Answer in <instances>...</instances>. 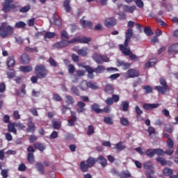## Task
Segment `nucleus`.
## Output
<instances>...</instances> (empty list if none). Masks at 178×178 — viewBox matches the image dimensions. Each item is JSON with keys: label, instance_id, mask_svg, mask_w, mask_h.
Returning <instances> with one entry per match:
<instances>
[{"label": "nucleus", "instance_id": "1", "mask_svg": "<svg viewBox=\"0 0 178 178\" xmlns=\"http://www.w3.org/2000/svg\"><path fill=\"white\" fill-rule=\"evenodd\" d=\"M97 162L99 163L102 168H105L106 165H108V161H106V159L102 155L99 156L97 159L90 156L86 161H81L79 165L80 170H81L83 173H87L90 168H92Z\"/></svg>", "mask_w": 178, "mask_h": 178}, {"label": "nucleus", "instance_id": "2", "mask_svg": "<svg viewBox=\"0 0 178 178\" xmlns=\"http://www.w3.org/2000/svg\"><path fill=\"white\" fill-rule=\"evenodd\" d=\"M15 28L8 25V23L3 22L0 26V37L1 38H8L10 34H13Z\"/></svg>", "mask_w": 178, "mask_h": 178}, {"label": "nucleus", "instance_id": "3", "mask_svg": "<svg viewBox=\"0 0 178 178\" xmlns=\"http://www.w3.org/2000/svg\"><path fill=\"white\" fill-rule=\"evenodd\" d=\"M49 72L44 65H37L35 67V74L38 79H46Z\"/></svg>", "mask_w": 178, "mask_h": 178}, {"label": "nucleus", "instance_id": "4", "mask_svg": "<svg viewBox=\"0 0 178 178\" xmlns=\"http://www.w3.org/2000/svg\"><path fill=\"white\" fill-rule=\"evenodd\" d=\"M159 83L161 86H157L154 87V90H156L160 94L163 95H166L167 91L169 90V86H168V83H166V80L163 78L159 79Z\"/></svg>", "mask_w": 178, "mask_h": 178}, {"label": "nucleus", "instance_id": "5", "mask_svg": "<svg viewBox=\"0 0 178 178\" xmlns=\"http://www.w3.org/2000/svg\"><path fill=\"white\" fill-rule=\"evenodd\" d=\"M92 58L95 62L98 65H102V63H105V62H109V58L107 57V56L98 54L97 53H95Z\"/></svg>", "mask_w": 178, "mask_h": 178}, {"label": "nucleus", "instance_id": "6", "mask_svg": "<svg viewBox=\"0 0 178 178\" xmlns=\"http://www.w3.org/2000/svg\"><path fill=\"white\" fill-rule=\"evenodd\" d=\"M91 38H86V36H79L78 38H75L69 42L70 43L74 44V42H79V44H88L90 42Z\"/></svg>", "mask_w": 178, "mask_h": 178}, {"label": "nucleus", "instance_id": "7", "mask_svg": "<svg viewBox=\"0 0 178 178\" xmlns=\"http://www.w3.org/2000/svg\"><path fill=\"white\" fill-rule=\"evenodd\" d=\"M70 44H73V43H70V40H68V41L61 40L59 42H56L55 44H52V49H62V48H65Z\"/></svg>", "mask_w": 178, "mask_h": 178}, {"label": "nucleus", "instance_id": "8", "mask_svg": "<svg viewBox=\"0 0 178 178\" xmlns=\"http://www.w3.org/2000/svg\"><path fill=\"white\" fill-rule=\"evenodd\" d=\"M26 151H27V152H29L28 155H27L28 162H29L30 163H34V162L35 161L34 159V153L35 152L34 147H33V146L30 145L26 149Z\"/></svg>", "mask_w": 178, "mask_h": 178}, {"label": "nucleus", "instance_id": "9", "mask_svg": "<svg viewBox=\"0 0 178 178\" xmlns=\"http://www.w3.org/2000/svg\"><path fill=\"white\" fill-rule=\"evenodd\" d=\"M173 149H166L163 151V149L161 148L154 149V155H157L158 156H165V154L166 155H173Z\"/></svg>", "mask_w": 178, "mask_h": 178}, {"label": "nucleus", "instance_id": "10", "mask_svg": "<svg viewBox=\"0 0 178 178\" xmlns=\"http://www.w3.org/2000/svg\"><path fill=\"white\" fill-rule=\"evenodd\" d=\"M140 71L136 68H131L127 72V79H134L136 77H139Z\"/></svg>", "mask_w": 178, "mask_h": 178}, {"label": "nucleus", "instance_id": "11", "mask_svg": "<svg viewBox=\"0 0 178 178\" xmlns=\"http://www.w3.org/2000/svg\"><path fill=\"white\" fill-rule=\"evenodd\" d=\"M120 101V97H119V95H112L111 97H108L106 101L105 104L108 105V106L111 105H113V102H119Z\"/></svg>", "mask_w": 178, "mask_h": 178}, {"label": "nucleus", "instance_id": "12", "mask_svg": "<svg viewBox=\"0 0 178 178\" xmlns=\"http://www.w3.org/2000/svg\"><path fill=\"white\" fill-rule=\"evenodd\" d=\"M70 113L72 118L70 120H68L67 124L70 127H73V126H74V123L77 122V115L76 114V112L72 110H70Z\"/></svg>", "mask_w": 178, "mask_h": 178}, {"label": "nucleus", "instance_id": "13", "mask_svg": "<svg viewBox=\"0 0 178 178\" xmlns=\"http://www.w3.org/2000/svg\"><path fill=\"white\" fill-rule=\"evenodd\" d=\"M6 65L8 69L10 67H15V65H16V60H15L14 56H8L6 60Z\"/></svg>", "mask_w": 178, "mask_h": 178}, {"label": "nucleus", "instance_id": "14", "mask_svg": "<svg viewBox=\"0 0 178 178\" xmlns=\"http://www.w3.org/2000/svg\"><path fill=\"white\" fill-rule=\"evenodd\" d=\"M76 106H78L76 109L77 113H83V112H86V103H84V102H78Z\"/></svg>", "mask_w": 178, "mask_h": 178}, {"label": "nucleus", "instance_id": "15", "mask_svg": "<svg viewBox=\"0 0 178 178\" xmlns=\"http://www.w3.org/2000/svg\"><path fill=\"white\" fill-rule=\"evenodd\" d=\"M104 26H106V27H113L114 26H116V19L113 18V17H110L108 19H107L105 22H104Z\"/></svg>", "mask_w": 178, "mask_h": 178}, {"label": "nucleus", "instance_id": "16", "mask_svg": "<svg viewBox=\"0 0 178 178\" xmlns=\"http://www.w3.org/2000/svg\"><path fill=\"white\" fill-rule=\"evenodd\" d=\"M137 9V7L136 6H127V5H123L122 6V10L123 12H125L127 13H133L134 10Z\"/></svg>", "mask_w": 178, "mask_h": 178}, {"label": "nucleus", "instance_id": "17", "mask_svg": "<svg viewBox=\"0 0 178 178\" xmlns=\"http://www.w3.org/2000/svg\"><path fill=\"white\" fill-rule=\"evenodd\" d=\"M159 106V104H148L145 103L143 105V109L145 111H152V109H155Z\"/></svg>", "mask_w": 178, "mask_h": 178}, {"label": "nucleus", "instance_id": "18", "mask_svg": "<svg viewBox=\"0 0 178 178\" xmlns=\"http://www.w3.org/2000/svg\"><path fill=\"white\" fill-rule=\"evenodd\" d=\"M20 59L22 65H28V63H30V56L26 53L20 56Z\"/></svg>", "mask_w": 178, "mask_h": 178}, {"label": "nucleus", "instance_id": "19", "mask_svg": "<svg viewBox=\"0 0 178 178\" xmlns=\"http://www.w3.org/2000/svg\"><path fill=\"white\" fill-rule=\"evenodd\" d=\"M81 26L83 27V29L88 28V29H92V22L90 21H86L84 19L81 18Z\"/></svg>", "mask_w": 178, "mask_h": 178}, {"label": "nucleus", "instance_id": "20", "mask_svg": "<svg viewBox=\"0 0 178 178\" xmlns=\"http://www.w3.org/2000/svg\"><path fill=\"white\" fill-rule=\"evenodd\" d=\"M34 131H35V124H34L33 121H29L26 132L32 133V134H34Z\"/></svg>", "mask_w": 178, "mask_h": 178}, {"label": "nucleus", "instance_id": "21", "mask_svg": "<svg viewBox=\"0 0 178 178\" xmlns=\"http://www.w3.org/2000/svg\"><path fill=\"white\" fill-rule=\"evenodd\" d=\"M118 66H122L124 70H127V69H130L131 64L129 63H125L124 60H117Z\"/></svg>", "mask_w": 178, "mask_h": 178}, {"label": "nucleus", "instance_id": "22", "mask_svg": "<svg viewBox=\"0 0 178 178\" xmlns=\"http://www.w3.org/2000/svg\"><path fill=\"white\" fill-rule=\"evenodd\" d=\"M33 148H35V149H38V151H40V152H44V150L47 147L45 145H44V144H42L40 142H37L33 144Z\"/></svg>", "mask_w": 178, "mask_h": 178}, {"label": "nucleus", "instance_id": "23", "mask_svg": "<svg viewBox=\"0 0 178 178\" xmlns=\"http://www.w3.org/2000/svg\"><path fill=\"white\" fill-rule=\"evenodd\" d=\"M90 109L96 113H102V112H104V110L99 108V104L97 103H94L92 105H91Z\"/></svg>", "mask_w": 178, "mask_h": 178}, {"label": "nucleus", "instance_id": "24", "mask_svg": "<svg viewBox=\"0 0 178 178\" xmlns=\"http://www.w3.org/2000/svg\"><path fill=\"white\" fill-rule=\"evenodd\" d=\"M53 20H54V24L56 26H58V27L62 26V20H60V18L59 17V15H58V13L54 14Z\"/></svg>", "mask_w": 178, "mask_h": 178}, {"label": "nucleus", "instance_id": "25", "mask_svg": "<svg viewBox=\"0 0 178 178\" xmlns=\"http://www.w3.org/2000/svg\"><path fill=\"white\" fill-rule=\"evenodd\" d=\"M120 49L124 56H129L131 54L130 49H127V47H125L123 44L120 45Z\"/></svg>", "mask_w": 178, "mask_h": 178}, {"label": "nucleus", "instance_id": "26", "mask_svg": "<svg viewBox=\"0 0 178 178\" xmlns=\"http://www.w3.org/2000/svg\"><path fill=\"white\" fill-rule=\"evenodd\" d=\"M88 52H90V50L87 47H82L77 51L78 55H81V56H87Z\"/></svg>", "mask_w": 178, "mask_h": 178}, {"label": "nucleus", "instance_id": "27", "mask_svg": "<svg viewBox=\"0 0 178 178\" xmlns=\"http://www.w3.org/2000/svg\"><path fill=\"white\" fill-rule=\"evenodd\" d=\"M15 126H16V124L15 122H10L8 124V130L9 133H13L14 134H17V130L16 128H15Z\"/></svg>", "mask_w": 178, "mask_h": 178}, {"label": "nucleus", "instance_id": "28", "mask_svg": "<svg viewBox=\"0 0 178 178\" xmlns=\"http://www.w3.org/2000/svg\"><path fill=\"white\" fill-rule=\"evenodd\" d=\"M129 101H122L120 104V111H122V112H127V111H129Z\"/></svg>", "mask_w": 178, "mask_h": 178}, {"label": "nucleus", "instance_id": "29", "mask_svg": "<svg viewBox=\"0 0 178 178\" xmlns=\"http://www.w3.org/2000/svg\"><path fill=\"white\" fill-rule=\"evenodd\" d=\"M19 70L21 72H23V73H30V72H33V67L31 65L20 66Z\"/></svg>", "mask_w": 178, "mask_h": 178}, {"label": "nucleus", "instance_id": "30", "mask_svg": "<svg viewBox=\"0 0 178 178\" xmlns=\"http://www.w3.org/2000/svg\"><path fill=\"white\" fill-rule=\"evenodd\" d=\"M85 69L86 72H88L89 77L92 79V77H94L93 73H95V69H92L90 65L85 66Z\"/></svg>", "mask_w": 178, "mask_h": 178}, {"label": "nucleus", "instance_id": "31", "mask_svg": "<svg viewBox=\"0 0 178 178\" xmlns=\"http://www.w3.org/2000/svg\"><path fill=\"white\" fill-rule=\"evenodd\" d=\"M168 52L170 54H172V52H174L175 54H177L178 53V43H175V44L170 46L168 48Z\"/></svg>", "mask_w": 178, "mask_h": 178}, {"label": "nucleus", "instance_id": "32", "mask_svg": "<svg viewBox=\"0 0 178 178\" xmlns=\"http://www.w3.org/2000/svg\"><path fill=\"white\" fill-rule=\"evenodd\" d=\"M56 35V33H55L54 32H49V31H47L44 33V40L45 41H47V39H51V38H54V37H55Z\"/></svg>", "mask_w": 178, "mask_h": 178}, {"label": "nucleus", "instance_id": "33", "mask_svg": "<svg viewBox=\"0 0 178 178\" xmlns=\"http://www.w3.org/2000/svg\"><path fill=\"white\" fill-rule=\"evenodd\" d=\"M157 62L158 60H156V58H151L148 62L145 64V67H151V66H154Z\"/></svg>", "mask_w": 178, "mask_h": 178}, {"label": "nucleus", "instance_id": "34", "mask_svg": "<svg viewBox=\"0 0 178 178\" xmlns=\"http://www.w3.org/2000/svg\"><path fill=\"white\" fill-rule=\"evenodd\" d=\"M69 38V33H67L66 31H62L60 33V40L62 41H67Z\"/></svg>", "mask_w": 178, "mask_h": 178}, {"label": "nucleus", "instance_id": "35", "mask_svg": "<svg viewBox=\"0 0 178 178\" xmlns=\"http://www.w3.org/2000/svg\"><path fill=\"white\" fill-rule=\"evenodd\" d=\"M63 6L67 12V13H69L70 12L72 8L70 7V0H65L63 2Z\"/></svg>", "mask_w": 178, "mask_h": 178}, {"label": "nucleus", "instance_id": "36", "mask_svg": "<svg viewBox=\"0 0 178 178\" xmlns=\"http://www.w3.org/2000/svg\"><path fill=\"white\" fill-rule=\"evenodd\" d=\"M145 154L148 158H154L155 156V149H147Z\"/></svg>", "mask_w": 178, "mask_h": 178}, {"label": "nucleus", "instance_id": "37", "mask_svg": "<svg viewBox=\"0 0 178 178\" xmlns=\"http://www.w3.org/2000/svg\"><path fill=\"white\" fill-rule=\"evenodd\" d=\"M145 175L147 178H158L156 176L152 175H155V171L154 170L146 171L145 172Z\"/></svg>", "mask_w": 178, "mask_h": 178}, {"label": "nucleus", "instance_id": "38", "mask_svg": "<svg viewBox=\"0 0 178 178\" xmlns=\"http://www.w3.org/2000/svg\"><path fill=\"white\" fill-rule=\"evenodd\" d=\"M80 88L82 91L88 90V82L87 81H83L80 83Z\"/></svg>", "mask_w": 178, "mask_h": 178}, {"label": "nucleus", "instance_id": "39", "mask_svg": "<svg viewBox=\"0 0 178 178\" xmlns=\"http://www.w3.org/2000/svg\"><path fill=\"white\" fill-rule=\"evenodd\" d=\"M65 102L67 105H73L74 104V98L71 95H67L65 96Z\"/></svg>", "mask_w": 178, "mask_h": 178}, {"label": "nucleus", "instance_id": "40", "mask_svg": "<svg viewBox=\"0 0 178 178\" xmlns=\"http://www.w3.org/2000/svg\"><path fill=\"white\" fill-rule=\"evenodd\" d=\"M119 177L120 178H129L131 177V174L129 172L122 171L120 174H118Z\"/></svg>", "mask_w": 178, "mask_h": 178}, {"label": "nucleus", "instance_id": "41", "mask_svg": "<svg viewBox=\"0 0 178 178\" xmlns=\"http://www.w3.org/2000/svg\"><path fill=\"white\" fill-rule=\"evenodd\" d=\"M104 91L106 92V94H113V86H112L111 84H107Z\"/></svg>", "mask_w": 178, "mask_h": 178}, {"label": "nucleus", "instance_id": "42", "mask_svg": "<svg viewBox=\"0 0 178 178\" xmlns=\"http://www.w3.org/2000/svg\"><path fill=\"white\" fill-rule=\"evenodd\" d=\"M163 175H165V176H169L170 177V176H173L172 175H173V170L170 169V168H165L163 169Z\"/></svg>", "mask_w": 178, "mask_h": 178}, {"label": "nucleus", "instance_id": "43", "mask_svg": "<svg viewBox=\"0 0 178 178\" xmlns=\"http://www.w3.org/2000/svg\"><path fill=\"white\" fill-rule=\"evenodd\" d=\"M71 92L76 95V97H80V90L77 88V86H72L71 88Z\"/></svg>", "mask_w": 178, "mask_h": 178}, {"label": "nucleus", "instance_id": "44", "mask_svg": "<svg viewBox=\"0 0 178 178\" xmlns=\"http://www.w3.org/2000/svg\"><path fill=\"white\" fill-rule=\"evenodd\" d=\"M15 29H24L26 28V24L23 21L16 22L15 24Z\"/></svg>", "mask_w": 178, "mask_h": 178}, {"label": "nucleus", "instance_id": "45", "mask_svg": "<svg viewBox=\"0 0 178 178\" xmlns=\"http://www.w3.org/2000/svg\"><path fill=\"white\" fill-rule=\"evenodd\" d=\"M38 172L41 173V175H44V165L41 163H37L35 165Z\"/></svg>", "mask_w": 178, "mask_h": 178}, {"label": "nucleus", "instance_id": "46", "mask_svg": "<svg viewBox=\"0 0 178 178\" xmlns=\"http://www.w3.org/2000/svg\"><path fill=\"white\" fill-rule=\"evenodd\" d=\"M167 146L169 148L168 149H173L175 147V142L173 140H172V138H168L167 140Z\"/></svg>", "mask_w": 178, "mask_h": 178}, {"label": "nucleus", "instance_id": "47", "mask_svg": "<svg viewBox=\"0 0 178 178\" xmlns=\"http://www.w3.org/2000/svg\"><path fill=\"white\" fill-rule=\"evenodd\" d=\"M147 133L149 137H153V136H155V134H156L155 128H154L153 127H149V128L147 129Z\"/></svg>", "mask_w": 178, "mask_h": 178}, {"label": "nucleus", "instance_id": "48", "mask_svg": "<svg viewBox=\"0 0 178 178\" xmlns=\"http://www.w3.org/2000/svg\"><path fill=\"white\" fill-rule=\"evenodd\" d=\"M144 168L146 169V170H151L154 167L152 166V162L151 161H146L143 164Z\"/></svg>", "mask_w": 178, "mask_h": 178}, {"label": "nucleus", "instance_id": "49", "mask_svg": "<svg viewBox=\"0 0 178 178\" xmlns=\"http://www.w3.org/2000/svg\"><path fill=\"white\" fill-rule=\"evenodd\" d=\"M30 9H31V6H25L19 9V12L20 13H27Z\"/></svg>", "mask_w": 178, "mask_h": 178}, {"label": "nucleus", "instance_id": "50", "mask_svg": "<svg viewBox=\"0 0 178 178\" xmlns=\"http://www.w3.org/2000/svg\"><path fill=\"white\" fill-rule=\"evenodd\" d=\"M156 161L159 162L162 166L168 165V161H166V159H165L163 157H157Z\"/></svg>", "mask_w": 178, "mask_h": 178}, {"label": "nucleus", "instance_id": "51", "mask_svg": "<svg viewBox=\"0 0 178 178\" xmlns=\"http://www.w3.org/2000/svg\"><path fill=\"white\" fill-rule=\"evenodd\" d=\"M105 67L104 65H98L96 68H95V73L99 74L104 72Z\"/></svg>", "mask_w": 178, "mask_h": 178}, {"label": "nucleus", "instance_id": "52", "mask_svg": "<svg viewBox=\"0 0 178 178\" xmlns=\"http://www.w3.org/2000/svg\"><path fill=\"white\" fill-rule=\"evenodd\" d=\"M2 10H3V12H4V13H8V12H10V10H11L10 4H6L4 3L3 4Z\"/></svg>", "mask_w": 178, "mask_h": 178}, {"label": "nucleus", "instance_id": "53", "mask_svg": "<svg viewBox=\"0 0 178 178\" xmlns=\"http://www.w3.org/2000/svg\"><path fill=\"white\" fill-rule=\"evenodd\" d=\"M144 33L146 34V35L149 37V35H152V34H154V32L152 31V30H151V28L149 26L145 27Z\"/></svg>", "mask_w": 178, "mask_h": 178}, {"label": "nucleus", "instance_id": "54", "mask_svg": "<svg viewBox=\"0 0 178 178\" xmlns=\"http://www.w3.org/2000/svg\"><path fill=\"white\" fill-rule=\"evenodd\" d=\"M49 63L51 67H56L58 66V63L52 57L49 58Z\"/></svg>", "mask_w": 178, "mask_h": 178}, {"label": "nucleus", "instance_id": "55", "mask_svg": "<svg viewBox=\"0 0 178 178\" xmlns=\"http://www.w3.org/2000/svg\"><path fill=\"white\" fill-rule=\"evenodd\" d=\"M26 52H29L30 54L33 52H38V49L37 47H25Z\"/></svg>", "mask_w": 178, "mask_h": 178}, {"label": "nucleus", "instance_id": "56", "mask_svg": "<svg viewBox=\"0 0 178 178\" xmlns=\"http://www.w3.org/2000/svg\"><path fill=\"white\" fill-rule=\"evenodd\" d=\"M120 123L122 124V126H129L130 124V122H129V120L127 118L122 117L120 118Z\"/></svg>", "mask_w": 178, "mask_h": 178}, {"label": "nucleus", "instance_id": "57", "mask_svg": "<svg viewBox=\"0 0 178 178\" xmlns=\"http://www.w3.org/2000/svg\"><path fill=\"white\" fill-rule=\"evenodd\" d=\"M104 122L106 124H113V120L111 117H104Z\"/></svg>", "mask_w": 178, "mask_h": 178}, {"label": "nucleus", "instance_id": "58", "mask_svg": "<svg viewBox=\"0 0 178 178\" xmlns=\"http://www.w3.org/2000/svg\"><path fill=\"white\" fill-rule=\"evenodd\" d=\"M94 133H95L94 126L89 125L88 129V131H87L88 136H92V134H94Z\"/></svg>", "mask_w": 178, "mask_h": 178}, {"label": "nucleus", "instance_id": "59", "mask_svg": "<svg viewBox=\"0 0 178 178\" xmlns=\"http://www.w3.org/2000/svg\"><path fill=\"white\" fill-rule=\"evenodd\" d=\"M15 76H16V74L13 70H10V71L7 72V76L8 79H13Z\"/></svg>", "mask_w": 178, "mask_h": 178}, {"label": "nucleus", "instance_id": "60", "mask_svg": "<svg viewBox=\"0 0 178 178\" xmlns=\"http://www.w3.org/2000/svg\"><path fill=\"white\" fill-rule=\"evenodd\" d=\"M125 36L127 38H131L133 37V29L131 28L127 29Z\"/></svg>", "mask_w": 178, "mask_h": 178}, {"label": "nucleus", "instance_id": "61", "mask_svg": "<svg viewBox=\"0 0 178 178\" xmlns=\"http://www.w3.org/2000/svg\"><path fill=\"white\" fill-rule=\"evenodd\" d=\"M88 88H91L92 90H97L98 88V86L95 83L89 81L88 82Z\"/></svg>", "mask_w": 178, "mask_h": 178}, {"label": "nucleus", "instance_id": "62", "mask_svg": "<svg viewBox=\"0 0 178 178\" xmlns=\"http://www.w3.org/2000/svg\"><path fill=\"white\" fill-rule=\"evenodd\" d=\"M8 173H9V170L8 169L1 170V175L2 176V178H8Z\"/></svg>", "mask_w": 178, "mask_h": 178}, {"label": "nucleus", "instance_id": "63", "mask_svg": "<svg viewBox=\"0 0 178 178\" xmlns=\"http://www.w3.org/2000/svg\"><path fill=\"white\" fill-rule=\"evenodd\" d=\"M143 90H145V94H151V92H152V88L148 85L145 86Z\"/></svg>", "mask_w": 178, "mask_h": 178}, {"label": "nucleus", "instance_id": "64", "mask_svg": "<svg viewBox=\"0 0 178 178\" xmlns=\"http://www.w3.org/2000/svg\"><path fill=\"white\" fill-rule=\"evenodd\" d=\"M53 99H54V101H56V102H59L62 101V97H60V95H59L58 94H54Z\"/></svg>", "mask_w": 178, "mask_h": 178}]
</instances>
